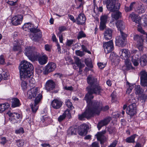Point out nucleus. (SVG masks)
Segmentation results:
<instances>
[{"label": "nucleus", "instance_id": "f3484780", "mask_svg": "<svg viewBox=\"0 0 147 147\" xmlns=\"http://www.w3.org/2000/svg\"><path fill=\"white\" fill-rule=\"evenodd\" d=\"M119 55L121 58L124 60L128 58L130 55L129 50L126 49L121 50L119 52Z\"/></svg>", "mask_w": 147, "mask_h": 147}, {"label": "nucleus", "instance_id": "6e6552de", "mask_svg": "<svg viewBox=\"0 0 147 147\" xmlns=\"http://www.w3.org/2000/svg\"><path fill=\"white\" fill-rule=\"evenodd\" d=\"M56 67V65L53 62L49 63L45 67L43 74L45 75L54 71Z\"/></svg>", "mask_w": 147, "mask_h": 147}, {"label": "nucleus", "instance_id": "774afa93", "mask_svg": "<svg viewBox=\"0 0 147 147\" xmlns=\"http://www.w3.org/2000/svg\"><path fill=\"white\" fill-rule=\"evenodd\" d=\"M92 147H100V146L98 142H95L92 144Z\"/></svg>", "mask_w": 147, "mask_h": 147}, {"label": "nucleus", "instance_id": "72a5a7b5", "mask_svg": "<svg viewBox=\"0 0 147 147\" xmlns=\"http://www.w3.org/2000/svg\"><path fill=\"white\" fill-rule=\"evenodd\" d=\"M145 10L144 5L141 3L137 7L136 11L139 14H141L144 13Z\"/></svg>", "mask_w": 147, "mask_h": 147}, {"label": "nucleus", "instance_id": "a878e982", "mask_svg": "<svg viewBox=\"0 0 147 147\" xmlns=\"http://www.w3.org/2000/svg\"><path fill=\"white\" fill-rule=\"evenodd\" d=\"M48 57L45 55H44L41 56L40 54L38 58V59L39 63L41 65H43L46 64L48 61Z\"/></svg>", "mask_w": 147, "mask_h": 147}, {"label": "nucleus", "instance_id": "c9c22d12", "mask_svg": "<svg viewBox=\"0 0 147 147\" xmlns=\"http://www.w3.org/2000/svg\"><path fill=\"white\" fill-rule=\"evenodd\" d=\"M28 79H26L23 80H21L22 81L21 83V86L22 89L24 91H26L28 88V84L26 81Z\"/></svg>", "mask_w": 147, "mask_h": 147}, {"label": "nucleus", "instance_id": "f257e3e1", "mask_svg": "<svg viewBox=\"0 0 147 147\" xmlns=\"http://www.w3.org/2000/svg\"><path fill=\"white\" fill-rule=\"evenodd\" d=\"M86 89L88 93L86 95L84 99L88 104L85 111L87 117L92 116L95 113L98 112L100 109L101 104L97 101H92L94 98L93 94H100L103 90L98 84L92 86H88Z\"/></svg>", "mask_w": 147, "mask_h": 147}, {"label": "nucleus", "instance_id": "de8ad7c7", "mask_svg": "<svg viewBox=\"0 0 147 147\" xmlns=\"http://www.w3.org/2000/svg\"><path fill=\"white\" fill-rule=\"evenodd\" d=\"M50 118L47 116H44L42 117V118L41 119V122H45L47 123V122L49 120Z\"/></svg>", "mask_w": 147, "mask_h": 147}, {"label": "nucleus", "instance_id": "393cba45", "mask_svg": "<svg viewBox=\"0 0 147 147\" xmlns=\"http://www.w3.org/2000/svg\"><path fill=\"white\" fill-rule=\"evenodd\" d=\"M113 12L111 15V17L113 19H112L111 21L113 22L114 21V19L117 20L121 17V13L119 10Z\"/></svg>", "mask_w": 147, "mask_h": 147}, {"label": "nucleus", "instance_id": "c03bdc74", "mask_svg": "<svg viewBox=\"0 0 147 147\" xmlns=\"http://www.w3.org/2000/svg\"><path fill=\"white\" fill-rule=\"evenodd\" d=\"M65 104L66 106L70 109H73L74 107L72 106V103L70 102V100L69 99H67L65 101Z\"/></svg>", "mask_w": 147, "mask_h": 147}, {"label": "nucleus", "instance_id": "f8f14e48", "mask_svg": "<svg viewBox=\"0 0 147 147\" xmlns=\"http://www.w3.org/2000/svg\"><path fill=\"white\" fill-rule=\"evenodd\" d=\"M78 129L79 134L82 136H84L87 134L89 129V126L86 124H82L78 127Z\"/></svg>", "mask_w": 147, "mask_h": 147}, {"label": "nucleus", "instance_id": "5fc2aeb1", "mask_svg": "<svg viewBox=\"0 0 147 147\" xmlns=\"http://www.w3.org/2000/svg\"><path fill=\"white\" fill-rule=\"evenodd\" d=\"M139 60L134 59H132L131 61L134 66H137L139 65Z\"/></svg>", "mask_w": 147, "mask_h": 147}, {"label": "nucleus", "instance_id": "6e6d98bb", "mask_svg": "<svg viewBox=\"0 0 147 147\" xmlns=\"http://www.w3.org/2000/svg\"><path fill=\"white\" fill-rule=\"evenodd\" d=\"M74 40H67L66 44V46L69 47L71 46L73 44Z\"/></svg>", "mask_w": 147, "mask_h": 147}, {"label": "nucleus", "instance_id": "052dcab7", "mask_svg": "<svg viewBox=\"0 0 147 147\" xmlns=\"http://www.w3.org/2000/svg\"><path fill=\"white\" fill-rule=\"evenodd\" d=\"M118 142L117 140H115L108 147H115L117 143Z\"/></svg>", "mask_w": 147, "mask_h": 147}, {"label": "nucleus", "instance_id": "6ab92c4d", "mask_svg": "<svg viewBox=\"0 0 147 147\" xmlns=\"http://www.w3.org/2000/svg\"><path fill=\"white\" fill-rule=\"evenodd\" d=\"M45 89L47 91L53 90L55 87V83L52 80H48L45 85Z\"/></svg>", "mask_w": 147, "mask_h": 147}, {"label": "nucleus", "instance_id": "8fccbe9b", "mask_svg": "<svg viewBox=\"0 0 147 147\" xmlns=\"http://www.w3.org/2000/svg\"><path fill=\"white\" fill-rule=\"evenodd\" d=\"M17 145L19 147H21L24 145V142L23 141L18 140L16 141Z\"/></svg>", "mask_w": 147, "mask_h": 147}, {"label": "nucleus", "instance_id": "a19ab883", "mask_svg": "<svg viewBox=\"0 0 147 147\" xmlns=\"http://www.w3.org/2000/svg\"><path fill=\"white\" fill-rule=\"evenodd\" d=\"M125 65L126 66L127 70H129L132 67L130 61L128 58L124 59Z\"/></svg>", "mask_w": 147, "mask_h": 147}, {"label": "nucleus", "instance_id": "4c0bfd02", "mask_svg": "<svg viewBox=\"0 0 147 147\" xmlns=\"http://www.w3.org/2000/svg\"><path fill=\"white\" fill-rule=\"evenodd\" d=\"M136 134H134L130 136L127 138L125 140V142L128 143H134L135 142V138Z\"/></svg>", "mask_w": 147, "mask_h": 147}, {"label": "nucleus", "instance_id": "aec40b11", "mask_svg": "<svg viewBox=\"0 0 147 147\" xmlns=\"http://www.w3.org/2000/svg\"><path fill=\"white\" fill-rule=\"evenodd\" d=\"M66 117L68 119L71 118V117L69 111L68 109L65 111L62 115L58 117V120L59 122H61L64 120Z\"/></svg>", "mask_w": 147, "mask_h": 147}, {"label": "nucleus", "instance_id": "4d7b16f0", "mask_svg": "<svg viewBox=\"0 0 147 147\" xmlns=\"http://www.w3.org/2000/svg\"><path fill=\"white\" fill-rule=\"evenodd\" d=\"M78 1L80 2L79 6L77 7L76 8L77 9H79L82 7V9L83 8V5L84 4V2L83 0H78Z\"/></svg>", "mask_w": 147, "mask_h": 147}, {"label": "nucleus", "instance_id": "39448f33", "mask_svg": "<svg viewBox=\"0 0 147 147\" xmlns=\"http://www.w3.org/2000/svg\"><path fill=\"white\" fill-rule=\"evenodd\" d=\"M103 3L106 5L107 9L110 12H115L120 8V3L117 0H105Z\"/></svg>", "mask_w": 147, "mask_h": 147}, {"label": "nucleus", "instance_id": "e2e57ef3", "mask_svg": "<svg viewBox=\"0 0 147 147\" xmlns=\"http://www.w3.org/2000/svg\"><path fill=\"white\" fill-rule=\"evenodd\" d=\"M54 76L56 77H59L61 79H62V78L63 77V74L60 73H56L54 74Z\"/></svg>", "mask_w": 147, "mask_h": 147}, {"label": "nucleus", "instance_id": "412c9836", "mask_svg": "<svg viewBox=\"0 0 147 147\" xmlns=\"http://www.w3.org/2000/svg\"><path fill=\"white\" fill-rule=\"evenodd\" d=\"M106 133V131L105 130L102 132L97 133L95 135L97 139L100 141L101 144H103L104 141L106 140V137L104 135V134H105Z\"/></svg>", "mask_w": 147, "mask_h": 147}, {"label": "nucleus", "instance_id": "c756f323", "mask_svg": "<svg viewBox=\"0 0 147 147\" xmlns=\"http://www.w3.org/2000/svg\"><path fill=\"white\" fill-rule=\"evenodd\" d=\"M66 28L65 26H61L59 27V32L57 33V35L59 36L60 42L61 43H63V35L61 33L66 30Z\"/></svg>", "mask_w": 147, "mask_h": 147}, {"label": "nucleus", "instance_id": "58836bf2", "mask_svg": "<svg viewBox=\"0 0 147 147\" xmlns=\"http://www.w3.org/2000/svg\"><path fill=\"white\" fill-rule=\"evenodd\" d=\"M135 92L136 94H140L143 93L144 90L141 88L139 85L135 86Z\"/></svg>", "mask_w": 147, "mask_h": 147}, {"label": "nucleus", "instance_id": "b1692460", "mask_svg": "<svg viewBox=\"0 0 147 147\" xmlns=\"http://www.w3.org/2000/svg\"><path fill=\"white\" fill-rule=\"evenodd\" d=\"M77 23L79 25H82L85 22L86 18L84 14L81 13L76 18Z\"/></svg>", "mask_w": 147, "mask_h": 147}, {"label": "nucleus", "instance_id": "5701e85b", "mask_svg": "<svg viewBox=\"0 0 147 147\" xmlns=\"http://www.w3.org/2000/svg\"><path fill=\"white\" fill-rule=\"evenodd\" d=\"M111 120V118L108 117L99 122L97 125V127L98 130H99L102 126L107 125L110 122Z\"/></svg>", "mask_w": 147, "mask_h": 147}, {"label": "nucleus", "instance_id": "13d9d810", "mask_svg": "<svg viewBox=\"0 0 147 147\" xmlns=\"http://www.w3.org/2000/svg\"><path fill=\"white\" fill-rule=\"evenodd\" d=\"M115 129L114 127H110L108 128V130L110 134H112L115 131Z\"/></svg>", "mask_w": 147, "mask_h": 147}, {"label": "nucleus", "instance_id": "ddd939ff", "mask_svg": "<svg viewBox=\"0 0 147 147\" xmlns=\"http://www.w3.org/2000/svg\"><path fill=\"white\" fill-rule=\"evenodd\" d=\"M141 84L143 86H147V73L144 70H142L140 73Z\"/></svg>", "mask_w": 147, "mask_h": 147}, {"label": "nucleus", "instance_id": "2f4dec72", "mask_svg": "<svg viewBox=\"0 0 147 147\" xmlns=\"http://www.w3.org/2000/svg\"><path fill=\"white\" fill-rule=\"evenodd\" d=\"M140 60V65L144 67L147 65V57L146 55H144L141 56Z\"/></svg>", "mask_w": 147, "mask_h": 147}, {"label": "nucleus", "instance_id": "3c124183", "mask_svg": "<svg viewBox=\"0 0 147 147\" xmlns=\"http://www.w3.org/2000/svg\"><path fill=\"white\" fill-rule=\"evenodd\" d=\"M76 54L80 57H82L84 55L83 51H81L79 50H77L76 51Z\"/></svg>", "mask_w": 147, "mask_h": 147}, {"label": "nucleus", "instance_id": "dca6fc26", "mask_svg": "<svg viewBox=\"0 0 147 147\" xmlns=\"http://www.w3.org/2000/svg\"><path fill=\"white\" fill-rule=\"evenodd\" d=\"M23 19V16L21 15L15 16L12 18V23L15 26H17L20 24L22 22V20Z\"/></svg>", "mask_w": 147, "mask_h": 147}, {"label": "nucleus", "instance_id": "bb28decb", "mask_svg": "<svg viewBox=\"0 0 147 147\" xmlns=\"http://www.w3.org/2000/svg\"><path fill=\"white\" fill-rule=\"evenodd\" d=\"M87 82L90 86H92L98 84V80L97 79L94 78L91 76H89L87 79Z\"/></svg>", "mask_w": 147, "mask_h": 147}, {"label": "nucleus", "instance_id": "473e14b6", "mask_svg": "<svg viewBox=\"0 0 147 147\" xmlns=\"http://www.w3.org/2000/svg\"><path fill=\"white\" fill-rule=\"evenodd\" d=\"M21 105L19 100L17 98H13L12 100L11 106L16 107L19 106Z\"/></svg>", "mask_w": 147, "mask_h": 147}, {"label": "nucleus", "instance_id": "864d4df0", "mask_svg": "<svg viewBox=\"0 0 147 147\" xmlns=\"http://www.w3.org/2000/svg\"><path fill=\"white\" fill-rule=\"evenodd\" d=\"M13 49L14 51H21V47L19 45L14 46L13 48Z\"/></svg>", "mask_w": 147, "mask_h": 147}, {"label": "nucleus", "instance_id": "7c9ffc66", "mask_svg": "<svg viewBox=\"0 0 147 147\" xmlns=\"http://www.w3.org/2000/svg\"><path fill=\"white\" fill-rule=\"evenodd\" d=\"M131 53L134 54L132 57V59H140L141 54L139 51L136 50H133L131 51Z\"/></svg>", "mask_w": 147, "mask_h": 147}, {"label": "nucleus", "instance_id": "f704fd0d", "mask_svg": "<svg viewBox=\"0 0 147 147\" xmlns=\"http://www.w3.org/2000/svg\"><path fill=\"white\" fill-rule=\"evenodd\" d=\"M10 105L8 103L0 104V113H2L9 107Z\"/></svg>", "mask_w": 147, "mask_h": 147}, {"label": "nucleus", "instance_id": "9b49d317", "mask_svg": "<svg viewBox=\"0 0 147 147\" xmlns=\"http://www.w3.org/2000/svg\"><path fill=\"white\" fill-rule=\"evenodd\" d=\"M121 36H117L116 38V43L117 45L119 46H123L125 45L124 42L127 35L124 33L123 32H121Z\"/></svg>", "mask_w": 147, "mask_h": 147}, {"label": "nucleus", "instance_id": "f03ea898", "mask_svg": "<svg viewBox=\"0 0 147 147\" xmlns=\"http://www.w3.org/2000/svg\"><path fill=\"white\" fill-rule=\"evenodd\" d=\"M20 78L21 80L32 78V73L31 70L33 69L32 65L29 62L24 60L20 64Z\"/></svg>", "mask_w": 147, "mask_h": 147}, {"label": "nucleus", "instance_id": "0e129e2a", "mask_svg": "<svg viewBox=\"0 0 147 147\" xmlns=\"http://www.w3.org/2000/svg\"><path fill=\"white\" fill-rule=\"evenodd\" d=\"M5 63V59L3 55L0 56V64H4Z\"/></svg>", "mask_w": 147, "mask_h": 147}, {"label": "nucleus", "instance_id": "4468645a", "mask_svg": "<svg viewBox=\"0 0 147 147\" xmlns=\"http://www.w3.org/2000/svg\"><path fill=\"white\" fill-rule=\"evenodd\" d=\"M7 114L10 117L9 119L12 123H17V120L21 117V116L20 114L15 113H11L9 111L7 112Z\"/></svg>", "mask_w": 147, "mask_h": 147}, {"label": "nucleus", "instance_id": "37998d69", "mask_svg": "<svg viewBox=\"0 0 147 147\" xmlns=\"http://www.w3.org/2000/svg\"><path fill=\"white\" fill-rule=\"evenodd\" d=\"M85 62L86 65L90 68H92L93 66L92 65L91 61L90 59H85Z\"/></svg>", "mask_w": 147, "mask_h": 147}, {"label": "nucleus", "instance_id": "1a4fd4ad", "mask_svg": "<svg viewBox=\"0 0 147 147\" xmlns=\"http://www.w3.org/2000/svg\"><path fill=\"white\" fill-rule=\"evenodd\" d=\"M103 47L106 53H108L111 52L114 49L112 40H111L107 42H103Z\"/></svg>", "mask_w": 147, "mask_h": 147}, {"label": "nucleus", "instance_id": "20e7f679", "mask_svg": "<svg viewBox=\"0 0 147 147\" xmlns=\"http://www.w3.org/2000/svg\"><path fill=\"white\" fill-rule=\"evenodd\" d=\"M24 53L28 58L32 61L37 60L40 53L37 51L36 49L34 47L27 46L25 48Z\"/></svg>", "mask_w": 147, "mask_h": 147}, {"label": "nucleus", "instance_id": "7ed1b4c3", "mask_svg": "<svg viewBox=\"0 0 147 147\" xmlns=\"http://www.w3.org/2000/svg\"><path fill=\"white\" fill-rule=\"evenodd\" d=\"M23 29L25 31L30 30L32 32L33 37L31 38L33 40L36 41L41 36V32L39 29L33 27V25L30 23H25L22 26Z\"/></svg>", "mask_w": 147, "mask_h": 147}, {"label": "nucleus", "instance_id": "49530a36", "mask_svg": "<svg viewBox=\"0 0 147 147\" xmlns=\"http://www.w3.org/2000/svg\"><path fill=\"white\" fill-rule=\"evenodd\" d=\"M2 76V77H3V79L4 80H7L8 79L9 76V73L7 71H3V72Z\"/></svg>", "mask_w": 147, "mask_h": 147}, {"label": "nucleus", "instance_id": "ea45409f", "mask_svg": "<svg viewBox=\"0 0 147 147\" xmlns=\"http://www.w3.org/2000/svg\"><path fill=\"white\" fill-rule=\"evenodd\" d=\"M39 103L36 102H34V104H31L30 105V107L32 109V111L33 112L35 113L37 110L38 106V104Z\"/></svg>", "mask_w": 147, "mask_h": 147}, {"label": "nucleus", "instance_id": "e433bc0d", "mask_svg": "<svg viewBox=\"0 0 147 147\" xmlns=\"http://www.w3.org/2000/svg\"><path fill=\"white\" fill-rule=\"evenodd\" d=\"M77 131L78 130L77 129L71 127L68 129L67 134L69 135H75L76 134Z\"/></svg>", "mask_w": 147, "mask_h": 147}, {"label": "nucleus", "instance_id": "338daca9", "mask_svg": "<svg viewBox=\"0 0 147 147\" xmlns=\"http://www.w3.org/2000/svg\"><path fill=\"white\" fill-rule=\"evenodd\" d=\"M75 62L76 64L78 66L81 63L80 60L79 59V58H77L75 60Z\"/></svg>", "mask_w": 147, "mask_h": 147}, {"label": "nucleus", "instance_id": "cd10ccee", "mask_svg": "<svg viewBox=\"0 0 147 147\" xmlns=\"http://www.w3.org/2000/svg\"><path fill=\"white\" fill-rule=\"evenodd\" d=\"M116 25L118 29L120 31V33H121V32H122V30L125 28V23L121 20H119L117 22Z\"/></svg>", "mask_w": 147, "mask_h": 147}, {"label": "nucleus", "instance_id": "2eb2a0df", "mask_svg": "<svg viewBox=\"0 0 147 147\" xmlns=\"http://www.w3.org/2000/svg\"><path fill=\"white\" fill-rule=\"evenodd\" d=\"M136 105L135 103L129 105L126 109V113L130 116L133 115L136 112Z\"/></svg>", "mask_w": 147, "mask_h": 147}, {"label": "nucleus", "instance_id": "a211bd4d", "mask_svg": "<svg viewBox=\"0 0 147 147\" xmlns=\"http://www.w3.org/2000/svg\"><path fill=\"white\" fill-rule=\"evenodd\" d=\"M62 104V102L60 100L55 99L52 101L51 105L54 109H58L61 107Z\"/></svg>", "mask_w": 147, "mask_h": 147}, {"label": "nucleus", "instance_id": "09e8293b", "mask_svg": "<svg viewBox=\"0 0 147 147\" xmlns=\"http://www.w3.org/2000/svg\"><path fill=\"white\" fill-rule=\"evenodd\" d=\"M7 140L5 137L0 138V143L2 145H4L7 142Z\"/></svg>", "mask_w": 147, "mask_h": 147}, {"label": "nucleus", "instance_id": "79ce46f5", "mask_svg": "<svg viewBox=\"0 0 147 147\" xmlns=\"http://www.w3.org/2000/svg\"><path fill=\"white\" fill-rule=\"evenodd\" d=\"M109 18V16L107 15H104L101 16L100 17V21L103 22L107 23Z\"/></svg>", "mask_w": 147, "mask_h": 147}, {"label": "nucleus", "instance_id": "c85d7f7f", "mask_svg": "<svg viewBox=\"0 0 147 147\" xmlns=\"http://www.w3.org/2000/svg\"><path fill=\"white\" fill-rule=\"evenodd\" d=\"M129 17L131 18L134 22H135L136 24H140V18L138 17L137 15L132 13L130 14Z\"/></svg>", "mask_w": 147, "mask_h": 147}, {"label": "nucleus", "instance_id": "4be33fe9", "mask_svg": "<svg viewBox=\"0 0 147 147\" xmlns=\"http://www.w3.org/2000/svg\"><path fill=\"white\" fill-rule=\"evenodd\" d=\"M113 30L110 28L106 29L103 33L104 37L106 40L111 39L112 37Z\"/></svg>", "mask_w": 147, "mask_h": 147}, {"label": "nucleus", "instance_id": "bf43d9fd", "mask_svg": "<svg viewBox=\"0 0 147 147\" xmlns=\"http://www.w3.org/2000/svg\"><path fill=\"white\" fill-rule=\"evenodd\" d=\"M127 84V88H128L132 90L134 87L135 84H130L129 82H126Z\"/></svg>", "mask_w": 147, "mask_h": 147}, {"label": "nucleus", "instance_id": "9d476101", "mask_svg": "<svg viewBox=\"0 0 147 147\" xmlns=\"http://www.w3.org/2000/svg\"><path fill=\"white\" fill-rule=\"evenodd\" d=\"M134 40L136 42V45L140 50H142L143 44V39L142 36L136 34L134 36Z\"/></svg>", "mask_w": 147, "mask_h": 147}, {"label": "nucleus", "instance_id": "0eeeda50", "mask_svg": "<svg viewBox=\"0 0 147 147\" xmlns=\"http://www.w3.org/2000/svg\"><path fill=\"white\" fill-rule=\"evenodd\" d=\"M100 102V104H101V106H100V109L98 112L95 113L93 115H92V116H90L87 117V116H86V113H85V111L82 114L78 115V117L79 119L80 120H83L84 118H86L87 119H88L90 117H91L94 116V115L95 114H97L98 115H99L100 111L101 110H102L103 111H106L109 109V106H106L105 107H102V103L100 102Z\"/></svg>", "mask_w": 147, "mask_h": 147}, {"label": "nucleus", "instance_id": "603ef678", "mask_svg": "<svg viewBox=\"0 0 147 147\" xmlns=\"http://www.w3.org/2000/svg\"><path fill=\"white\" fill-rule=\"evenodd\" d=\"M106 23L105 22H100V30H103L105 28Z\"/></svg>", "mask_w": 147, "mask_h": 147}, {"label": "nucleus", "instance_id": "a18cd8bd", "mask_svg": "<svg viewBox=\"0 0 147 147\" xmlns=\"http://www.w3.org/2000/svg\"><path fill=\"white\" fill-rule=\"evenodd\" d=\"M86 36L84 32L82 31H80L78 34L77 36V38L79 39L83 37H85Z\"/></svg>", "mask_w": 147, "mask_h": 147}, {"label": "nucleus", "instance_id": "423d86ee", "mask_svg": "<svg viewBox=\"0 0 147 147\" xmlns=\"http://www.w3.org/2000/svg\"><path fill=\"white\" fill-rule=\"evenodd\" d=\"M27 96L28 98L31 99L32 97L35 98L34 102L39 103L42 98L41 93L38 90V88L30 89L27 92Z\"/></svg>", "mask_w": 147, "mask_h": 147}, {"label": "nucleus", "instance_id": "680f3d73", "mask_svg": "<svg viewBox=\"0 0 147 147\" xmlns=\"http://www.w3.org/2000/svg\"><path fill=\"white\" fill-rule=\"evenodd\" d=\"M98 65L99 68L100 69H103L105 67V64L102 63H98Z\"/></svg>", "mask_w": 147, "mask_h": 147}, {"label": "nucleus", "instance_id": "69168bd1", "mask_svg": "<svg viewBox=\"0 0 147 147\" xmlns=\"http://www.w3.org/2000/svg\"><path fill=\"white\" fill-rule=\"evenodd\" d=\"M45 50L47 51H51V47L48 44L45 45Z\"/></svg>", "mask_w": 147, "mask_h": 147}]
</instances>
